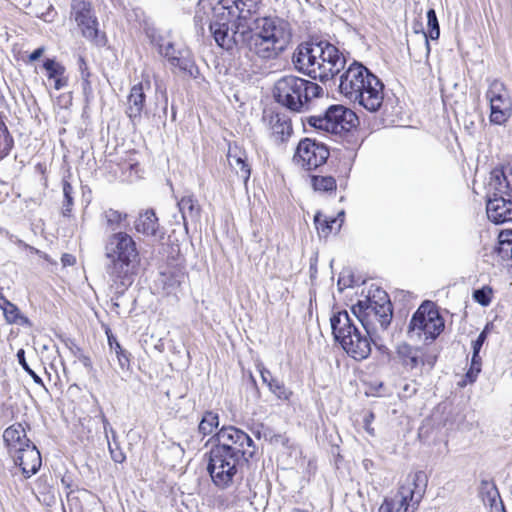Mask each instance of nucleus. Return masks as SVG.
<instances>
[{
	"instance_id": "nucleus-1",
	"label": "nucleus",
	"mask_w": 512,
	"mask_h": 512,
	"mask_svg": "<svg viewBox=\"0 0 512 512\" xmlns=\"http://www.w3.org/2000/svg\"><path fill=\"white\" fill-rule=\"evenodd\" d=\"M209 29L216 43L230 50L234 45H243L263 60L277 58L290 42L288 24L273 17H263L254 20V27L244 22H238L235 30H230L226 22L211 20Z\"/></svg>"
},
{
	"instance_id": "nucleus-2",
	"label": "nucleus",
	"mask_w": 512,
	"mask_h": 512,
	"mask_svg": "<svg viewBox=\"0 0 512 512\" xmlns=\"http://www.w3.org/2000/svg\"><path fill=\"white\" fill-rule=\"evenodd\" d=\"M292 61L299 72L321 82L333 79L346 64L343 53L332 43L323 40L301 43Z\"/></svg>"
},
{
	"instance_id": "nucleus-3",
	"label": "nucleus",
	"mask_w": 512,
	"mask_h": 512,
	"mask_svg": "<svg viewBox=\"0 0 512 512\" xmlns=\"http://www.w3.org/2000/svg\"><path fill=\"white\" fill-rule=\"evenodd\" d=\"M104 256L106 273L112 286L122 293L132 284L134 268L139 261L136 242L126 232H114L105 240Z\"/></svg>"
},
{
	"instance_id": "nucleus-4",
	"label": "nucleus",
	"mask_w": 512,
	"mask_h": 512,
	"mask_svg": "<svg viewBox=\"0 0 512 512\" xmlns=\"http://www.w3.org/2000/svg\"><path fill=\"white\" fill-rule=\"evenodd\" d=\"M323 89L317 83L298 77L285 75L279 78L273 88V96L278 104L296 113L310 109L314 99L319 98Z\"/></svg>"
},
{
	"instance_id": "nucleus-5",
	"label": "nucleus",
	"mask_w": 512,
	"mask_h": 512,
	"mask_svg": "<svg viewBox=\"0 0 512 512\" xmlns=\"http://www.w3.org/2000/svg\"><path fill=\"white\" fill-rule=\"evenodd\" d=\"M330 325L335 341L350 357L363 360L370 355L371 343H375L377 337H370L359 329L346 310L334 313Z\"/></svg>"
},
{
	"instance_id": "nucleus-6",
	"label": "nucleus",
	"mask_w": 512,
	"mask_h": 512,
	"mask_svg": "<svg viewBox=\"0 0 512 512\" xmlns=\"http://www.w3.org/2000/svg\"><path fill=\"white\" fill-rule=\"evenodd\" d=\"M427 475L423 471L409 474L394 498H386L378 512H414L425 494Z\"/></svg>"
},
{
	"instance_id": "nucleus-7",
	"label": "nucleus",
	"mask_w": 512,
	"mask_h": 512,
	"mask_svg": "<svg viewBox=\"0 0 512 512\" xmlns=\"http://www.w3.org/2000/svg\"><path fill=\"white\" fill-rule=\"evenodd\" d=\"M444 327V319L436 305L431 301H424L412 315L407 335L413 341L431 343Z\"/></svg>"
},
{
	"instance_id": "nucleus-8",
	"label": "nucleus",
	"mask_w": 512,
	"mask_h": 512,
	"mask_svg": "<svg viewBox=\"0 0 512 512\" xmlns=\"http://www.w3.org/2000/svg\"><path fill=\"white\" fill-rule=\"evenodd\" d=\"M245 461L211 447L208 453L207 471L213 484L219 489H227L242 479L241 471Z\"/></svg>"
},
{
	"instance_id": "nucleus-9",
	"label": "nucleus",
	"mask_w": 512,
	"mask_h": 512,
	"mask_svg": "<svg viewBox=\"0 0 512 512\" xmlns=\"http://www.w3.org/2000/svg\"><path fill=\"white\" fill-rule=\"evenodd\" d=\"M217 444L213 447L248 462L256 453L257 447L252 438L239 428L224 426L216 434Z\"/></svg>"
},
{
	"instance_id": "nucleus-10",
	"label": "nucleus",
	"mask_w": 512,
	"mask_h": 512,
	"mask_svg": "<svg viewBox=\"0 0 512 512\" xmlns=\"http://www.w3.org/2000/svg\"><path fill=\"white\" fill-rule=\"evenodd\" d=\"M490 104V121L497 125L504 124L512 114V102L505 85L494 79L486 92Z\"/></svg>"
},
{
	"instance_id": "nucleus-11",
	"label": "nucleus",
	"mask_w": 512,
	"mask_h": 512,
	"mask_svg": "<svg viewBox=\"0 0 512 512\" xmlns=\"http://www.w3.org/2000/svg\"><path fill=\"white\" fill-rule=\"evenodd\" d=\"M368 75V68L362 63L354 61L340 76L339 92L350 102L363 100L361 88L364 86V78Z\"/></svg>"
},
{
	"instance_id": "nucleus-12",
	"label": "nucleus",
	"mask_w": 512,
	"mask_h": 512,
	"mask_svg": "<svg viewBox=\"0 0 512 512\" xmlns=\"http://www.w3.org/2000/svg\"><path fill=\"white\" fill-rule=\"evenodd\" d=\"M71 16L81 29L83 37L96 41L99 33L97 17L88 0H72Z\"/></svg>"
},
{
	"instance_id": "nucleus-13",
	"label": "nucleus",
	"mask_w": 512,
	"mask_h": 512,
	"mask_svg": "<svg viewBox=\"0 0 512 512\" xmlns=\"http://www.w3.org/2000/svg\"><path fill=\"white\" fill-rule=\"evenodd\" d=\"M329 157L328 148L316 140L305 138L297 146L295 159L307 170L315 169L324 164Z\"/></svg>"
},
{
	"instance_id": "nucleus-14",
	"label": "nucleus",
	"mask_w": 512,
	"mask_h": 512,
	"mask_svg": "<svg viewBox=\"0 0 512 512\" xmlns=\"http://www.w3.org/2000/svg\"><path fill=\"white\" fill-rule=\"evenodd\" d=\"M377 298L381 301L379 309L382 314H368L367 322H361L363 330L370 337H377L379 330L385 331L390 325L393 315L388 294L377 289Z\"/></svg>"
},
{
	"instance_id": "nucleus-15",
	"label": "nucleus",
	"mask_w": 512,
	"mask_h": 512,
	"mask_svg": "<svg viewBox=\"0 0 512 512\" xmlns=\"http://www.w3.org/2000/svg\"><path fill=\"white\" fill-rule=\"evenodd\" d=\"M364 78V87L361 88L363 100H356L360 106L370 112L377 111L384 99V84L382 81L368 69V75Z\"/></svg>"
},
{
	"instance_id": "nucleus-16",
	"label": "nucleus",
	"mask_w": 512,
	"mask_h": 512,
	"mask_svg": "<svg viewBox=\"0 0 512 512\" xmlns=\"http://www.w3.org/2000/svg\"><path fill=\"white\" fill-rule=\"evenodd\" d=\"M327 113L330 120V133L333 134L350 131L358 122L356 114L342 105L330 106Z\"/></svg>"
},
{
	"instance_id": "nucleus-17",
	"label": "nucleus",
	"mask_w": 512,
	"mask_h": 512,
	"mask_svg": "<svg viewBox=\"0 0 512 512\" xmlns=\"http://www.w3.org/2000/svg\"><path fill=\"white\" fill-rule=\"evenodd\" d=\"M486 212L488 219L495 224L512 223V196H490Z\"/></svg>"
},
{
	"instance_id": "nucleus-18",
	"label": "nucleus",
	"mask_w": 512,
	"mask_h": 512,
	"mask_svg": "<svg viewBox=\"0 0 512 512\" xmlns=\"http://www.w3.org/2000/svg\"><path fill=\"white\" fill-rule=\"evenodd\" d=\"M145 89H150L149 81L133 85L127 97L126 114L133 123L141 119L146 102Z\"/></svg>"
},
{
	"instance_id": "nucleus-19",
	"label": "nucleus",
	"mask_w": 512,
	"mask_h": 512,
	"mask_svg": "<svg viewBox=\"0 0 512 512\" xmlns=\"http://www.w3.org/2000/svg\"><path fill=\"white\" fill-rule=\"evenodd\" d=\"M3 441L9 456L12 458L20 453L22 449L32 444L31 440L27 437L24 427L20 423H15L4 430Z\"/></svg>"
},
{
	"instance_id": "nucleus-20",
	"label": "nucleus",
	"mask_w": 512,
	"mask_h": 512,
	"mask_svg": "<svg viewBox=\"0 0 512 512\" xmlns=\"http://www.w3.org/2000/svg\"><path fill=\"white\" fill-rule=\"evenodd\" d=\"M12 459L15 465L21 468L25 478H30L36 474L42 464L40 452L33 443L22 449Z\"/></svg>"
},
{
	"instance_id": "nucleus-21",
	"label": "nucleus",
	"mask_w": 512,
	"mask_h": 512,
	"mask_svg": "<svg viewBox=\"0 0 512 512\" xmlns=\"http://www.w3.org/2000/svg\"><path fill=\"white\" fill-rule=\"evenodd\" d=\"M491 196L507 197L512 192V169L495 168L492 170L489 180Z\"/></svg>"
},
{
	"instance_id": "nucleus-22",
	"label": "nucleus",
	"mask_w": 512,
	"mask_h": 512,
	"mask_svg": "<svg viewBox=\"0 0 512 512\" xmlns=\"http://www.w3.org/2000/svg\"><path fill=\"white\" fill-rule=\"evenodd\" d=\"M490 256L493 266H512V230H504L499 233L498 243Z\"/></svg>"
},
{
	"instance_id": "nucleus-23",
	"label": "nucleus",
	"mask_w": 512,
	"mask_h": 512,
	"mask_svg": "<svg viewBox=\"0 0 512 512\" xmlns=\"http://www.w3.org/2000/svg\"><path fill=\"white\" fill-rule=\"evenodd\" d=\"M172 72L182 78H196L199 70L189 49L178 52V57H170L168 63Z\"/></svg>"
},
{
	"instance_id": "nucleus-24",
	"label": "nucleus",
	"mask_w": 512,
	"mask_h": 512,
	"mask_svg": "<svg viewBox=\"0 0 512 512\" xmlns=\"http://www.w3.org/2000/svg\"><path fill=\"white\" fill-rule=\"evenodd\" d=\"M227 160L231 169L235 172L238 179L243 183H247L250 178L251 169L247 163L246 153L237 146L229 147Z\"/></svg>"
},
{
	"instance_id": "nucleus-25",
	"label": "nucleus",
	"mask_w": 512,
	"mask_h": 512,
	"mask_svg": "<svg viewBox=\"0 0 512 512\" xmlns=\"http://www.w3.org/2000/svg\"><path fill=\"white\" fill-rule=\"evenodd\" d=\"M381 301L377 298V290L372 296H367L363 300H359L352 306V312L358 321L367 322L368 314H382L379 307Z\"/></svg>"
},
{
	"instance_id": "nucleus-26",
	"label": "nucleus",
	"mask_w": 512,
	"mask_h": 512,
	"mask_svg": "<svg viewBox=\"0 0 512 512\" xmlns=\"http://www.w3.org/2000/svg\"><path fill=\"white\" fill-rule=\"evenodd\" d=\"M272 136L277 142H284L292 133L290 119L284 114H275L270 118Z\"/></svg>"
},
{
	"instance_id": "nucleus-27",
	"label": "nucleus",
	"mask_w": 512,
	"mask_h": 512,
	"mask_svg": "<svg viewBox=\"0 0 512 512\" xmlns=\"http://www.w3.org/2000/svg\"><path fill=\"white\" fill-rule=\"evenodd\" d=\"M178 208L182 214V219L185 228H187V221L191 220L196 222L200 217V205L198 200L193 195L183 196L178 201Z\"/></svg>"
},
{
	"instance_id": "nucleus-28",
	"label": "nucleus",
	"mask_w": 512,
	"mask_h": 512,
	"mask_svg": "<svg viewBox=\"0 0 512 512\" xmlns=\"http://www.w3.org/2000/svg\"><path fill=\"white\" fill-rule=\"evenodd\" d=\"M397 355L401 364L410 370L418 367L420 364H424L420 355V350L410 346L409 344H400L397 347Z\"/></svg>"
},
{
	"instance_id": "nucleus-29",
	"label": "nucleus",
	"mask_w": 512,
	"mask_h": 512,
	"mask_svg": "<svg viewBox=\"0 0 512 512\" xmlns=\"http://www.w3.org/2000/svg\"><path fill=\"white\" fill-rule=\"evenodd\" d=\"M49 79H54V88L60 90L68 85V78L65 76V67L54 59H46L43 63Z\"/></svg>"
},
{
	"instance_id": "nucleus-30",
	"label": "nucleus",
	"mask_w": 512,
	"mask_h": 512,
	"mask_svg": "<svg viewBox=\"0 0 512 512\" xmlns=\"http://www.w3.org/2000/svg\"><path fill=\"white\" fill-rule=\"evenodd\" d=\"M158 218L153 210H146L140 213L135 221L134 227L138 233L144 235H155L158 229Z\"/></svg>"
},
{
	"instance_id": "nucleus-31",
	"label": "nucleus",
	"mask_w": 512,
	"mask_h": 512,
	"mask_svg": "<svg viewBox=\"0 0 512 512\" xmlns=\"http://www.w3.org/2000/svg\"><path fill=\"white\" fill-rule=\"evenodd\" d=\"M427 32H422L423 44L425 48V57L428 58L430 54V44L428 38L437 40L440 36L439 22L434 9L427 11Z\"/></svg>"
},
{
	"instance_id": "nucleus-32",
	"label": "nucleus",
	"mask_w": 512,
	"mask_h": 512,
	"mask_svg": "<svg viewBox=\"0 0 512 512\" xmlns=\"http://www.w3.org/2000/svg\"><path fill=\"white\" fill-rule=\"evenodd\" d=\"M261 0H226L227 5H233L238 22L246 21L247 17L256 13Z\"/></svg>"
},
{
	"instance_id": "nucleus-33",
	"label": "nucleus",
	"mask_w": 512,
	"mask_h": 512,
	"mask_svg": "<svg viewBox=\"0 0 512 512\" xmlns=\"http://www.w3.org/2000/svg\"><path fill=\"white\" fill-rule=\"evenodd\" d=\"M106 335L109 348L111 351L115 352L121 369H128L130 365V353L122 348L116 336L110 331V329L106 330Z\"/></svg>"
},
{
	"instance_id": "nucleus-34",
	"label": "nucleus",
	"mask_w": 512,
	"mask_h": 512,
	"mask_svg": "<svg viewBox=\"0 0 512 512\" xmlns=\"http://www.w3.org/2000/svg\"><path fill=\"white\" fill-rule=\"evenodd\" d=\"M213 20L218 22H226L227 26L229 23L237 18V12L233 8V5H227L226 0L220 1L215 7H213Z\"/></svg>"
},
{
	"instance_id": "nucleus-35",
	"label": "nucleus",
	"mask_w": 512,
	"mask_h": 512,
	"mask_svg": "<svg viewBox=\"0 0 512 512\" xmlns=\"http://www.w3.org/2000/svg\"><path fill=\"white\" fill-rule=\"evenodd\" d=\"M128 215L118 210L109 208L102 213V219L105 221L106 227L111 231H115L122 227Z\"/></svg>"
},
{
	"instance_id": "nucleus-36",
	"label": "nucleus",
	"mask_w": 512,
	"mask_h": 512,
	"mask_svg": "<svg viewBox=\"0 0 512 512\" xmlns=\"http://www.w3.org/2000/svg\"><path fill=\"white\" fill-rule=\"evenodd\" d=\"M219 426V416L212 411H206L198 426V431L203 436L211 435Z\"/></svg>"
},
{
	"instance_id": "nucleus-37",
	"label": "nucleus",
	"mask_w": 512,
	"mask_h": 512,
	"mask_svg": "<svg viewBox=\"0 0 512 512\" xmlns=\"http://www.w3.org/2000/svg\"><path fill=\"white\" fill-rule=\"evenodd\" d=\"M78 69L81 77V85L83 94L88 97L92 94V86L90 82L91 73L84 57L79 56L78 58Z\"/></svg>"
},
{
	"instance_id": "nucleus-38",
	"label": "nucleus",
	"mask_w": 512,
	"mask_h": 512,
	"mask_svg": "<svg viewBox=\"0 0 512 512\" xmlns=\"http://www.w3.org/2000/svg\"><path fill=\"white\" fill-rule=\"evenodd\" d=\"M312 186L319 192H332L337 187L336 180L332 176H313Z\"/></svg>"
},
{
	"instance_id": "nucleus-39",
	"label": "nucleus",
	"mask_w": 512,
	"mask_h": 512,
	"mask_svg": "<svg viewBox=\"0 0 512 512\" xmlns=\"http://www.w3.org/2000/svg\"><path fill=\"white\" fill-rule=\"evenodd\" d=\"M183 49L188 48L183 45H177L168 40H162L158 44L159 53L167 60L168 63L170 62V57H178V52H182Z\"/></svg>"
},
{
	"instance_id": "nucleus-40",
	"label": "nucleus",
	"mask_w": 512,
	"mask_h": 512,
	"mask_svg": "<svg viewBox=\"0 0 512 512\" xmlns=\"http://www.w3.org/2000/svg\"><path fill=\"white\" fill-rule=\"evenodd\" d=\"M3 312L9 323L29 324L28 318L23 316L18 307L13 303H6V307H3Z\"/></svg>"
},
{
	"instance_id": "nucleus-41",
	"label": "nucleus",
	"mask_w": 512,
	"mask_h": 512,
	"mask_svg": "<svg viewBox=\"0 0 512 512\" xmlns=\"http://www.w3.org/2000/svg\"><path fill=\"white\" fill-rule=\"evenodd\" d=\"M269 390L280 400L289 401L292 396V391L275 378L270 379Z\"/></svg>"
},
{
	"instance_id": "nucleus-42",
	"label": "nucleus",
	"mask_w": 512,
	"mask_h": 512,
	"mask_svg": "<svg viewBox=\"0 0 512 512\" xmlns=\"http://www.w3.org/2000/svg\"><path fill=\"white\" fill-rule=\"evenodd\" d=\"M336 220H327L326 218H323V215L320 212H317L314 216V223L316 226V229L321 236H328L332 231V224L335 223Z\"/></svg>"
},
{
	"instance_id": "nucleus-43",
	"label": "nucleus",
	"mask_w": 512,
	"mask_h": 512,
	"mask_svg": "<svg viewBox=\"0 0 512 512\" xmlns=\"http://www.w3.org/2000/svg\"><path fill=\"white\" fill-rule=\"evenodd\" d=\"M327 111L324 115L317 116H309L306 119V122L315 129L323 130L326 132H330V122Z\"/></svg>"
},
{
	"instance_id": "nucleus-44",
	"label": "nucleus",
	"mask_w": 512,
	"mask_h": 512,
	"mask_svg": "<svg viewBox=\"0 0 512 512\" xmlns=\"http://www.w3.org/2000/svg\"><path fill=\"white\" fill-rule=\"evenodd\" d=\"M72 193H73V187L71 186V184L68 181L64 180L63 181L64 203H63V212H62L64 216H69V214L72 210V206H73Z\"/></svg>"
},
{
	"instance_id": "nucleus-45",
	"label": "nucleus",
	"mask_w": 512,
	"mask_h": 512,
	"mask_svg": "<svg viewBox=\"0 0 512 512\" xmlns=\"http://www.w3.org/2000/svg\"><path fill=\"white\" fill-rule=\"evenodd\" d=\"M17 359L22 368L32 377L34 382L39 385H44L41 377L35 373L34 370L30 368L25 358V351L23 349H19L17 352Z\"/></svg>"
},
{
	"instance_id": "nucleus-46",
	"label": "nucleus",
	"mask_w": 512,
	"mask_h": 512,
	"mask_svg": "<svg viewBox=\"0 0 512 512\" xmlns=\"http://www.w3.org/2000/svg\"><path fill=\"white\" fill-rule=\"evenodd\" d=\"M481 371V358L479 356V353H476L473 351L472 359H471V367L469 371L466 374V377L470 380V382H473L477 375Z\"/></svg>"
},
{
	"instance_id": "nucleus-47",
	"label": "nucleus",
	"mask_w": 512,
	"mask_h": 512,
	"mask_svg": "<svg viewBox=\"0 0 512 512\" xmlns=\"http://www.w3.org/2000/svg\"><path fill=\"white\" fill-rule=\"evenodd\" d=\"M491 289L490 288H482L475 290L473 293L474 299L481 305L487 306L491 301Z\"/></svg>"
},
{
	"instance_id": "nucleus-48",
	"label": "nucleus",
	"mask_w": 512,
	"mask_h": 512,
	"mask_svg": "<svg viewBox=\"0 0 512 512\" xmlns=\"http://www.w3.org/2000/svg\"><path fill=\"white\" fill-rule=\"evenodd\" d=\"M107 443H108V449L110 452L111 459L115 463H123L126 460V456L123 453L122 449L120 448L119 444L117 446L112 445L110 440H108Z\"/></svg>"
},
{
	"instance_id": "nucleus-49",
	"label": "nucleus",
	"mask_w": 512,
	"mask_h": 512,
	"mask_svg": "<svg viewBox=\"0 0 512 512\" xmlns=\"http://www.w3.org/2000/svg\"><path fill=\"white\" fill-rule=\"evenodd\" d=\"M481 485H482V490L486 491L488 500L491 502V506H492L493 503L495 502L496 498L499 497L497 488L495 487V485H493L487 481H482Z\"/></svg>"
},
{
	"instance_id": "nucleus-50",
	"label": "nucleus",
	"mask_w": 512,
	"mask_h": 512,
	"mask_svg": "<svg viewBox=\"0 0 512 512\" xmlns=\"http://www.w3.org/2000/svg\"><path fill=\"white\" fill-rule=\"evenodd\" d=\"M417 392V384L412 381L410 383H404L399 392V396L402 398H409L416 394Z\"/></svg>"
},
{
	"instance_id": "nucleus-51",
	"label": "nucleus",
	"mask_w": 512,
	"mask_h": 512,
	"mask_svg": "<svg viewBox=\"0 0 512 512\" xmlns=\"http://www.w3.org/2000/svg\"><path fill=\"white\" fill-rule=\"evenodd\" d=\"M488 336V325L483 329V331L478 335L477 339L472 342L473 351L476 353H480V350L486 341Z\"/></svg>"
},
{
	"instance_id": "nucleus-52",
	"label": "nucleus",
	"mask_w": 512,
	"mask_h": 512,
	"mask_svg": "<svg viewBox=\"0 0 512 512\" xmlns=\"http://www.w3.org/2000/svg\"><path fill=\"white\" fill-rule=\"evenodd\" d=\"M373 419H374V414L373 413H369L364 418V428L372 436L374 435V429L371 427V422L373 421Z\"/></svg>"
},
{
	"instance_id": "nucleus-53",
	"label": "nucleus",
	"mask_w": 512,
	"mask_h": 512,
	"mask_svg": "<svg viewBox=\"0 0 512 512\" xmlns=\"http://www.w3.org/2000/svg\"><path fill=\"white\" fill-rule=\"evenodd\" d=\"M63 266H72L76 262V258L72 254L65 253L61 257Z\"/></svg>"
},
{
	"instance_id": "nucleus-54",
	"label": "nucleus",
	"mask_w": 512,
	"mask_h": 512,
	"mask_svg": "<svg viewBox=\"0 0 512 512\" xmlns=\"http://www.w3.org/2000/svg\"><path fill=\"white\" fill-rule=\"evenodd\" d=\"M353 280L350 277L340 276L338 279L339 290H343L346 287L352 285Z\"/></svg>"
},
{
	"instance_id": "nucleus-55",
	"label": "nucleus",
	"mask_w": 512,
	"mask_h": 512,
	"mask_svg": "<svg viewBox=\"0 0 512 512\" xmlns=\"http://www.w3.org/2000/svg\"><path fill=\"white\" fill-rule=\"evenodd\" d=\"M45 51V48L44 47H39L37 49H35L30 55H29V61L30 62H34L36 60H38L44 53Z\"/></svg>"
},
{
	"instance_id": "nucleus-56",
	"label": "nucleus",
	"mask_w": 512,
	"mask_h": 512,
	"mask_svg": "<svg viewBox=\"0 0 512 512\" xmlns=\"http://www.w3.org/2000/svg\"><path fill=\"white\" fill-rule=\"evenodd\" d=\"M260 374H261V378H262L263 382L269 386V381L271 378H273L271 375V372L269 370L263 368L260 370Z\"/></svg>"
},
{
	"instance_id": "nucleus-57",
	"label": "nucleus",
	"mask_w": 512,
	"mask_h": 512,
	"mask_svg": "<svg viewBox=\"0 0 512 512\" xmlns=\"http://www.w3.org/2000/svg\"><path fill=\"white\" fill-rule=\"evenodd\" d=\"M110 428H112V426L110 425L108 419H104L103 429H104V434H105V438L107 441L110 440L109 439Z\"/></svg>"
},
{
	"instance_id": "nucleus-58",
	"label": "nucleus",
	"mask_w": 512,
	"mask_h": 512,
	"mask_svg": "<svg viewBox=\"0 0 512 512\" xmlns=\"http://www.w3.org/2000/svg\"><path fill=\"white\" fill-rule=\"evenodd\" d=\"M109 433L111 434V438H112V441H110V442L112 443V445L117 446L119 442H118V437H117L116 431L113 428H110Z\"/></svg>"
},
{
	"instance_id": "nucleus-59",
	"label": "nucleus",
	"mask_w": 512,
	"mask_h": 512,
	"mask_svg": "<svg viewBox=\"0 0 512 512\" xmlns=\"http://www.w3.org/2000/svg\"><path fill=\"white\" fill-rule=\"evenodd\" d=\"M6 303H11L9 300H7L5 297H1L0 299V307L3 309V307H6Z\"/></svg>"
},
{
	"instance_id": "nucleus-60",
	"label": "nucleus",
	"mask_w": 512,
	"mask_h": 512,
	"mask_svg": "<svg viewBox=\"0 0 512 512\" xmlns=\"http://www.w3.org/2000/svg\"><path fill=\"white\" fill-rule=\"evenodd\" d=\"M6 303H11L9 300H7L5 297H1L0 299V307L3 309V307H6Z\"/></svg>"
},
{
	"instance_id": "nucleus-61",
	"label": "nucleus",
	"mask_w": 512,
	"mask_h": 512,
	"mask_svg": "<svg viewBox=\"0 0 512 512\" xmlns=\"http://www.w3.org/2000/svg\"><path fill=\"white\" fill-rule=\"evenodd\" d=\"M4 134H5L6 140H9L10 142L13 141L11 136H10V134H9V131H8V129L6 127H4Z\"/></svg>"
},
{
	"instance_id": "nucleus-62",
	"label": "nucleus",
	"mask_w": 512,
	"mask_h": 512,
	"mask_svg": "<svg viewBox=\"0 0 512 512\" xmlns=\"http://www.w3.org/2000/svg\"><path fill=\"white\" fill-rule=\"evenodd\" d=\"M99 416H100V420H101V422L103 424L104 423V419H107V418H106L105 414L103 413V411L101 409H100Z\"/></svg>"
},
{
	"instance_id": "nucleus-63",
	"label": "nucleus",
	"mask_w": 512,
	"mask_h": 512,
	"mask_svg": "<svg viewBox=\"0 0 512 512\" xmlns=\"http://www.w3.org/2000/svg\"><path fill=\"white\" fill-rule=\"evenodd\" d=\"M292 512H308L307 510H303V509H299V508H295L293 509Z\"/></svg>"
},
{
	"instance_id": "nucleus-64",
	"label": "nucleus",
	"mask_w": 512,
	"mask_h": 512,
	"mask_svg": "<svg viewBox=\"0 0 512 512\" xmlns=\"http://www.w3.org/2000/svg\"><path fill=\"white\" fill-rule=\"evenodd\" d=\"M255 435H256L258 438H260V432H259V431H257V432L255 433Z\"/></svg>"
}]
</instances>
